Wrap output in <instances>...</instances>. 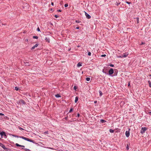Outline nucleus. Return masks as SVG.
Listing matches in <instances>:
<instances>
[{"instance_id":"9d476101","label":"nucleus","mask_w":151,"mask_h":151,"mask_svg":"<svg viewBox=\"0 0 151 151\" xmlns=\"http://www.w3.org/2000/svg\"><path fill=\"white\" fill-rule=\"evenodd\" d=\"M147 128L146 127H144L143 128H142V133H144L145 132V131L147 130Z\"/></svg>"},{"instance_id":"20e7f679","label":"nucleus","mask_w":151,"mask_h":151,"mask_svg":"<svg viewBox=\"0 0 151 151\" xmlns=\"http://www.w3.org/2000/svg\"><path fill=\"white\" fill-rule=\"evenodd\" d=\"M114 72L113 69V68H111L109 71V75H111Z\"/></svg>"},{"instance_id":"6e6d98bb","label":"nucleus","mask_w":151,"mask_h":151,"mask_svg":"<svg viewBox=\"0 0 151 151\" xmlns=\"http://www.w3.org/2000/svg\"><path fill=\"white\" fill-rule=\"evenodd\" d=\"M149 76H151V74L150 75H149Z\"/></svg>"},{"instance_id":"72a5a7b5","label":"nucleus","mask_w":151,"mask_h":151,"mask_svg":"<svg viewBox=\"0 0 151 151\" xmlns=\"http://www.w3.org/2000/svg\"><path fill=\"white\" fill-rule=\"evenodd\" d=\"M126 3H127V4H131V3L130 2H128V1H126Z\"/></svg>"},{"instance_id":"7c9ffc66","label":"nucleus","mask_w":151,"mask_h":151,"mask_svg":"<svg viewBox=\"0 0 151 151\" xmlns=\"http://www.w3.org/2000/svg\"><path fill=\"white\" fill-rule=\"evenodd\" d=\"M116 129L117 130V131H116V132H119L120 131V129Z\"/></svg>"},{"instance_id":"2eb2a0df","label":"nucleus","mask_w":151,"mask_h":151,"mask_svg":"<svg viewBox=\"0 0 151 151\" xmlns=\"http://www.w3.org/2000/svg\"><path fill=\"white\" fill-rule=\"evenodd\" d=\"M78 97L77 96L76 97L75 100V103H76L78 101Z\"/></svg>"},{"instance_id":"9b49d317","label":"nucleus","mask_w":151,"mask_h":151,"mask_svg":"<svg viewBox=\"0 0 151 151\" xmlns=\"http://www.w3.org/2000/svg\"><path fill=\"white\" fill-rule=\"evenodd\" d=\"M45 40L48 43L50 42V39L49 38L46 37L45 39Z\"/></svg>"},{"instance_id":"8fccbe9b","label":"nucleus","mask_w":151,"mask_h":151,"mask_svg":"<svg viewBox=\"0 0 151 151\" xmlns=\"http://www.w3.org/2000/svg\"><path fill=\"white\" fill-rule=\"evenodd\" d=\"M94 103L95 104L96 103H97V101H94Z\"/></svg>"},{"instance_id":"aec40b11","label":"nucleus","mask_w":151,"mask_h":151,"mask_svg":"<svg viewBox=\"0 0 151 151\" xmlns=\"http://www.w3.org/2000/svg\"><path fill=\"white\" fill-rule=\"evenodd\" d=\"M73 111V109L72 108H71L70 109V111H69V113H71Z\"/></svg>"},{"instance_id":"5fc2aeb1","label":"nucleus","mask_w":151,"mask_h":151,"mask_svg":"<svg viewBox=\"0 0 151 151\" xmlns=\"http://www.w3.org/2000/svg\"><path fill=\"white\" fill-rule=\"evenodd\" d=\"M140 132L141 133H142V129H141V130H140Z\"/></svg>"},{"instance_id":"f03ea898","label":"nucleus","mask_w":151,"mask_h":151,"mask_svg":"<svg viewBox=\"0 0 151 151\" xmlns=\"http://www.w3.org/2000/svg\"><path fill=\"white\" fill-rule=\"evenodd\" d=\"M0 146L6 151H11V150L10 149L6 147L5 146L1 143H0Z\"/></svg>"},{"instance_id":"f704fd0d","label":"nucleus","mask_w":151,"mask_h":151,"mask_svg":"<svg viewBox=\"0 0 151 151\" xmlns=\"http://www.w3.org/2000/svg\"><path fill=\"white\" fill-rule=\"evenodd\" d=\"M88 55L89 56H90V55H91V53L90 52H88Z\"/></svg>"},{"instance_id":"412c9836","label":"nucleus","mask_w":151,"mask_h":151,"mask_svg":"<svg viewBox=\"0 0 151 151\" xmlns=\"http://www.w3.org/2000/svg\"><path fill=\"white\" fill-rule=\"evenodd\" d=\"M24 149L26 151H31L30 150L27 148H24Z\"/></svg>"},{"instance_id":"f8f14e48","label":"nucleus","mask_w":151,"mask_h":151,"mask_svg":"<svg viewBox=\"0 0 151 151\" xmlns=\"http://www.w3.org/2000/svg\"><path fill=\"white\" fill-rule=\"evenodd\" d=\"M127 55H128V54L126 52L124 53V54L123 55V57L124 58L126 57H127Z\"/></svg>"},{"instance_id":"37998d69","label":"nucleus","mask_w":151,"mask_h":151,"mask_svg":"<svg viewBox=\"0 0 151 151\" xmlns=\"http://www.w3.org/2000/svg\"><path fill=\"white\" fill-rule=\"evenodd\" d=\"M57 11L58 12H61V10L60 9H58L57 10Z\"/></svg>"},{"instance_id":"f257e3e1","label":"nucleus","mask_w":151,"mask_h":151,"mask_svg":"<svg viewBox=\"0 0 151 151\" xmlns=\"http://www.w3.org/2000/svg\"><path fill=\"white\" fill-rule=\"evenodd\" d=\"M12 136L13 137H16L17 138H19V137L20 138H22V139H24L26 140H27L28 141L32 142L34 143H35L34 140H32L30 139H29V138H28L25 137L24 136H21L19 137L18 136L15 135H12Z\"/></svg>"},{"instance_id":"c9c22d12","label":"nucleus","mask_w":151,"mask_h":151,"mask_svg":"<svg viewBox=\"0 0 151 151\" xmlns=\"http://www.w3.org/2000/svg\"><path fill=\"white\" fill-rule=\"evenodd\" d=\"M48 134V131H45L44 132V134Z\"/></svg>"},{"instance_id":"c03bdc74","label":"nucleus","mask_w":151,"mask_h":151,"mask_svg":"<svg viewBox=\"0 0 151 151\" xmlns=\"http://www.w3.org/2000/svg\"><path fill=\"white\" fill-rule=\"evenodd\" d=\"M51 5L52 6H54V4L53 2H52L51 3Z\"/></svg>"},{"instance_id":"ea45409f","label":"nucleus","mask_w":151,"mask_h":151,"mask_svg":"<svg viewBox=\"0 0 151 151\" xmlns=\"http://www.w3.org/2000/svg\"><path fill=\"white\" fill-rule=\"evenodd\" d=\"M118 57V58H123V55H120V56H119Z\"/></svg>"},{"instance_id":"c85d7f7f","label":"nucleus","mask_w":151,"mask_h":151,"mask_svg":"<svg viewBox=\"0 0 151 151\" xmlns=\"http://www.w3.org/2000/svg\"><path fill=\"white\" fill-rule=\"evenodd\" d=\"M68 4H65L64 5V6L65 7H68Z\"/></svg>"},{"instance_id":"0eeeda50","label":"nucleus","mask_w":151,"mask_h":151,"mask_svg":"<svg viewBox=\"0 0 151 151\" xmlns=\"http://www.w3.org/2000/svg\"><path fill=\"white\" fill-rule=\"evenodd\" d=\"M129 131H126L125 132L126 136L127 137H128L129 136Z\"/></svg>"},{"instance_id":"6e6552de","label":"nucleus","mask_w":151,"mask_h":151,"mask_svg":"<svg viewBox=\"0 0 151 151\" xmlns=\"http://www.w3.org/2000/svg\"><path fill=\"white\" fill-rule=\"evenodd\" d=\"M38 45V44H36L35 45L33 46L31 48V50H33L35 48V47H37Z\"/></svg>"},{"instance_id":"393cba45","label":"nucleus","mask_w":151,"mask_h":151,"mask_svg":"<svg viewBox=\"0 0 151 151\" xmlns=\"http://www.w3.org/2000/svg\"><path fill=\"white\" fill-rule=\"evenodd\" d=\"M120 4V2L118 3L117 2H116V6H118Z\"/></svg>"},{"instance_id":"473e14b6","label":"nucleus","mask_w":151,"mask_h":151,"mask_svg":"<svg viewBox=\"0 0 151 151\" xmlns=\"http://www.w3.org/2000/svg\"><path fill=\"white\" fill-rule=\"evenodd\" d=\"M54 16L55 17V18H58V17H59V16L57 15H56V14H55V15H54Z\"/></svg>"},{"instance_id":"09e8293b","label":"nucleus","mask_w":151,"mask_h":151,"mask_svg":"<svg viewBox=\"0 0 151 151\" xmlns=\"http://www.w3.org/2000/svg\"><path fill=\"white\" fill-rule=\"evenodd\" d=\"M130 85V83L129 82L128 84V86H129Z\"/></svg>"},{"instance_id":"2f4dec72","label":"nucleus","mask_w":151,"mask_h":151,"mask_svg":"<svg viewBox=\"0 0 151 151\" xmlns=\"http://www.w3.org/2000/svg\"><path fill=\"white\" fill-rule=\"evenodd\" d=\"M139 17H137V23H138L139 22Z\"/></svg>"},{"instance_id":"6ab92c4d","label":"nucleus","mask_w":151,"mask_h":151,"mask_svg":"<svg viewBox=\"0 0 151 151\" xmlns=\"http://www.w3.org/2000/svg\"><path fill=\"white\" fill-rule=\"evenodd\" d=\"M86 80L87 81H89L90 80V78L87 77L86 78Z\"/></svg>"},{"instance_id":"39448f33","label":"nucleus","mask_w":151,"mask_h":151,"mask_svg":"<svg viewBox=\"0 0 151 151\" xmlns=\"http://www.w3.org/2000/svg\"><path fill=\"white\" fill-rule=\"evenodd\" d=\"M19 103L20 104H26L25 101L22 99H20L19 101Z\"/></svg>"},{"instance_id":"cd10ccee","label":"nucleus","mask_w":151,"mask_h":151,"mask_svg":"<svg viewBox=\"0 0 151 151\" xmlns=\"http://www.w3.org/2000/svg\"><path fill=\"white\" fill-rule=\"evenodd\" d=\"M15 90L16 91H18L19 90V88L17 87H15Z\"/></svg>"},{"instance_id":"7ed1b4c3","label":"nucleus","mask_w":151,"mask_h":151,"mask_svg":"<svg viewBox=\"0 0 151 151\" xmlns=\"http://www.w3.org/2000/svg\"><path fill=\"white\" fill-rule=\"evenodd\" d=\"M0 134L1 135V138H2L3 137V136H4V137L5 138H6L7 137V136L6 134V133L4 131H2L0 133Z\"/></svg>"},{"instance_id":"3c124183","label":"nucleus","mask_w":151,"mask_h":151,"mask_svg":"<svg viewBox=\"0 0 151 151\" xmlns=\"http://www.w3.org/2000/svg\"><path fill=\"white\" fill-rule=\"evenodd\" d=\"M68 117H65V119L66 120H67L68 119Z\"/></svg>"},{"instance_id":"423d86ee","label":"nucleus","mask_w":151,"mask_h":151,"mask_svg":"<svg viewBox=\"0 0 151 151\" xmlns=\"http://www.w3.org/2000/svg\"><path fill=\"white\" fill-rule=\"evenodd\" d=\"M84 12L85 13V15L86 16V17L88 19H90L91 17V16L90 15H89V14H88L86 12Z\"/></svg>"},{"instance_id":"b1692460","label":"nucleus","mask_w":151,"mask_h":151,"mask_svg":"<svg viewBox=\"0 0 151 151\" xmlns=\"http://www.w3.org/2000/svg\"><path fill=\"white\" fill-rule=\"evenodd\" d=\"M129 146L128 144L127 145V146L126 147V149L127 150H128L129 149Z\"/></svg>"},{"instance_id":"603ef678","label":"nucleus","mask_w":151,"mask_h":151,"mask_svg":"<svg viewBox=\"0 0 151 151\" xmlns=\"http://www.w3.org/2000/svg\"><path fill=\"white\" fill-rule=\"evenodd\" d=\"M21 147H24V145H21Z\"/></svg>"},{"instance_id":"a19ab883","label":"nucleus","mask_w":151,"mask_h":151,"mask_svg":"<svg viewBox=\"0 0 151 151\" xmlns=\"http://www.w3.org/2000/svg\"><path fill=\"white\" fill-rule=\"evenodd\" d=\"M76 22L77 23H80V21H79L78 20H76Z\"/></svg>"},{"instance_id":"4468645a","label":"nucleus","mask_w":151,"mask_h":151,"mask_svg":"<svg viewBox=\"0 0 151 151\" xmlns=\"http://www.w3.org/2000/svg\"><path fill=\"white\" fill-rule=\"evenodd\" d=\"M106 122V121H105L104 120L101 119L100 120V122H101V123H104Z\"/></svg>"},{"instance_id":"ddd939ff","label":"nucleus","mask_w":151,"mask_h":151,"mask_svg":"<svg viewBox=\"0 0 151 151\" xmlns=\"http://www.w3.org/2000/svg\"><path fill=\"white\" fill-rule=\"evenodd\" d=\"M55 96L57 98L60 97L61 96L59 94L57 93L55 95Z\"/></svg>"},{"instance_id":"1a4fd4ad","label":"nucleus","mask_w":151,"mask_h":151,"mask_svg":"<svg viewBox=\"0 0 151 151\" xmlns=\"http://www.w3.org/2000/svg\"><path fill=\"white\" fill-rule=\"evenodd\" d=\"M102 72L106 74H108V73H107V70L106 69H104L102 70Z\"/></svg>"},{"instance_id":"c756f323","label":"nucleus","mask_w":151,"mask_h":151,"mask_svg":"<svg viewBox=\"0 0 151 151\" xmlns=\"http://www.w3.org/2000/svg\"><path fill=\"white\" fill-rule=\"evenodd\" d=\"M109 66H110V67H114V65L111 64H109Z\"/></svg>"},{"instance_id":"de8ad7c7","label":"nucleus","mask_w":151,"mask_h":151,"mask_svg":"<svg viewBox=\"0 0 151 151\" xmlns=\"http://www.w3.org/2000/svg\"><path fill=\"white\" fill-rule=\"evenodd\" d=\"M76 29H79V27H78L76 28Z\"/></svg>"},{"instance_id":"4be33fe9","label":"nucleus","mask_w":151,"mask_h":151,"mask_svg":"<svg viewBox=\"0 0 151 151\" xmlns=\"http://www.w3.org/2000/svg\"><path fill=\"white\" fill-rule=\"evenodd\" d=\"M33 37L34 39H37L38 38V37L37 36H33Z\"/></svg>"},{"instance_id":"dca6fc26","label":"nucleus","mask_w":151,"mask_h":151,"mask_svg":"<svg viewBox=\"0 0 151 151\" xmlns=\"http://www.w3.org/2000/svg\"><path fill=\"white\" fill-rule=\"evenodd\" d=\"M109 131L111 133H114V130H113L112 129H110Z\"/></svg>"},{"instance_id":"e433bc0d","label":"nucleus","mask_w":151,"mask_h":151,"mask_svg":"<svg viewBox=\"0 0 151 151\" xmlns=\"http://www.w3.org/2000/svg\"><path fill=\"white\" fill-rule=\"evenodd\" d=\"M101 56L102 57H105L106 56V55L105 54L102 55Z\"/></svg>"},{"instance_id":"f3484780","label":"nucleus","mask_w":151,"mask_h":151,"mask_svg":"<svg viewBox=\"0 0 151 151\" xmlns=\"http://www.w3.org/2000/svg\"><path fill=\"white\" fill-rule=\"evenodd\" d=\"M77 66L78 67H79L81 66H82L81 63H78L77 65Z\"/></svg>"},{"instance_id":"49530a36","label":"nucleus","mask_w":151,"mask_h":151,"mask_svg":"<svg viewBox=\"0 0 151 151\" xmlns=\"http://www.w3.org/2000/svg\"><path fill=\"white\" fill-rule=\"evenodd\" d=\"M80 116V114H79V113H78V114H77V116H78V117H79V116Z\"/></svg>"},{"instance_id":"4c0bfd02","label":"nucleus","mask_w":151,"mask_h":151,"mask_svg":"<svg viewBox=\"0 0 151 151\" xmlns=\"http://www.w3.org/2000/svg\"><path fill=\"white\" fill-rule=\"evenodd\" d=\"M37 30L38 32H40V28H39V27H38L37 28Z\"/></svg>"},{"instance_id":"a878e982","label":"nucleus","mask_w":151,"mask_h":151,"mask_svg":"<svg viewBox=\"0 0 151 151\" xmlns=\"http://www.w3.org/2000/svg\"><path fill=\"white\" fill-rule=\"evenodd\" d=\"M15 145L17 147H21V145L19 144L18 143H16Z\"/></svg>"},{"instance_id":"bb28decb","label":"nucleus","mask_w":151,"mask_h":151,"mask_svg":"<svg viewBox=\"0 0 151 151\" xmlns=\"http://www.w3.org/2000/svg\"><path fill=\"white\" fill-rule=\"evenodd\" d=\"M18 128L20 129V130H24V129H23L21 127H20L19 126L18 127Z\"/></svg>"},{"instance_id":"58836bf2","label":"nucleus","mask_w":151,"mask_h":151,"mask_svg":"<svg viewBox=\"0 0 151 151\" xmlns=\"http://www.w3.org/2000/svg\"><path fill=\"white\" fill-rule=\"evenodd\" d=\"M74 89L75 90H76L77 89V87L76 86H75L74 87Z\"/></svg>"},{"instance_id":"a18cd8bd","label":"nucleus","mask_w":151,"mask_h":151,"mask_svg":"<svg viewBox=\"0 0 151 151\" xmlns=\"http://www.w3.org/2000/svg\"><path fill=\"white\" fill-rule=\"evenodd\" d=\"M148 114L150 115H151V111H150V112H149L148 113Z\"/></svg>"},{"instance_id":"a211bd4d","label":"nucleus","mask_w":151,"mask_h":151,"mask_svg":"<svg viewBox=\"0 0 151 151\" xmlns=\"http://www.w3.org/2000/svg\"><path fill=\"white\" fill-rule=\"evenodd\" d=\"M99 96H101L103 94L102 92L100 91H99Z\"/></svg>"},{"instance_id":"5701e85b","label":"nucleus","mask_w":151,"mask_h":151,"mask_svg":"<svg viewBox=\"0 0 151 151\" xmlns=\"http://www.w3.org/2000/svg\"><path fill=\"white\" fill-rule=\"evenodd\" d=\"M148 83L149 84V86L150 87H151V82L150 81H148Z\"/></svg>"},{"instance_id":"4d7b16f0","label":"nucleus","mask_w":151,"mask_h":151,"mask_svg":"<svg viewBox=\"0 0 151 151\" xmlns=\"http://www.w3.org/2000/svg\"><path fill=\"white\" fill-rule=\"evenodd\" d=\"M140 45H142V43L140 44Z\"/></svg>"},{"instance_id":"79ce46f5","label":"nucleus","mask_w":151,"mask_h":151,"mask_svg":"<svg viewBox=\"0 0 151 151\" xmlns=\"http://www.w3.org/2000/svg\"><path fill=\"white\" fill-rule=\"evenodd\" d=\"M0 116H4V114H3V113H0Z\"/></svg>"},{"instance_id":"13d9d810","label":"nucleus","mask_w":151,"mask_h":151,"mask_svg":"<svg viewBox=\"0 0 151 151\" xmlns=\"http://www.w3.org/2000/svg\"><path fill=\"white\" fill-rule=\"evenodd\" d=\"M1 139V138H0V140Z\"/></svg>"},{"instance_id":"864d4df0","label":"nucleus","mask_w":151,"mask_h":151,"mask_svg":"<svg viewBox=\"0 0 151 151\" xmlns=\"http://www.w3.org/2000/svg\"><path fill=\"white\" fill-rule=\"evenodd\" d=\"M25 40L26 42H27L28 41V40L27 39H26Z\"/></svg>"}]
</instances>
